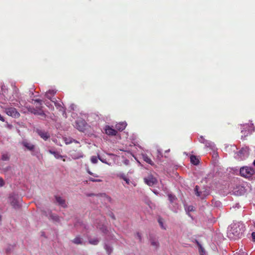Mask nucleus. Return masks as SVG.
<instances>
[{
	"instance_id": "1",
	"label": "nucleus",
	"mask_w": 255,
	"mask_h": 255,
	"mask_svg": "<svg viewBox=\"0 0 255 255\" xmlns=\"http://www.w3.org/2000/svg\"><path fill=\"white\" fill-rule=\"evenodd\" d=\"M245 231V227L242 222L233 224L228 231V235L229 238L236 240L241 238Z\"/></svg>"
},
{
	"instance_id": "2",
	"label": "nucleus",
	"mask_w": 255,
	"mask_h": 255,
	"mask_svg": "<svg viewBox=\"0 0 255 255\" xmlns=\"http://www.w3.org/2000/svg\"><path fill=\"white\" fill-rule=\"evenodd\" d=\"M240 174L245 178L253 179L255 176V172L252 168L245 166L240 169Z\"/></svg>"
},
{
	"instance_id": "3",
	"label": "nucleus",
	"mask_w": 255,
	"mask_h": 255,
	"mask_svg": "<svg viewBox=\"0 0 255 255\" xmlns=\"http://www.w3.org/2000/svg\"><path fill=\"white\" fill-rule=\"evenodd\" d=\"M20 143L25 148V149L30 151L31 152L32 155H36V146L30 141H29L27 139H24L21 141Z\"/></svg>"
},
{
	"instance_id": "4",
	"label": "nucleus",
	"mask_w": 255,
	"mask_h": 255,
	"mask_svg": "<svg viewBox=\"0 0 255 255\" xmlns=\"http://www.w3.org/2000/svg\"><path fill=\"white\" fill-rule=\"evenodd\" d=\"M249 153V148L246 146L236 153L235 157L239 160H242L248 157Z\"/></svg>"
},
{
	"instance_id": "5",
	"label": "nucleus",
	"mask_w": 255,
	"mask_h": 255,
	"mask_svg": "<svg viewBox=\"0 0 255 255\" xmlns=\"http://www.w3.org/2000/svg\"><path fill=\"white\" fill-rule=\"evenodd\" d=\"M194 191L196 195L202 199H204L210 194V191L208 188H204L199 190L198 186H196Z\"/></svg>"
},
{
	"instance_id": "6",
	"label": "nucleus",
	"mask_w": 255,
	"mask_h": 255,
	"mask_svg": "<svg viewBox=\"0 0 255 255\" xmlns=\"http://www.w3.org/2000/svg\"><path fill=\"white\" fill-rule=\"evenodd\" d=\"M8 202L14 208H18L20 207L19 199L17 195L12 194L8 198Z\"/></svg>"
},
{
	"instance_id": "7",
	"label": "nucleus",
	"mask_w": 255,
	"mask_h": 255,
	"mask_svg": "<svg viewBox=\"0 0 255 255\" xmlns=\"http://www.w3.org/2000/svg\"><path fill=\"white\" fill-rule=\"evenodd\" d=\"M255 130V127H252L251 128H249V125L246 124L243 125V128L241 130L242 133V138H245L249 134H250L252 132Z\"/></svg>"
},
{
	"instance_id": "8",
	"label": "nucleus",
	"mask_w": 255,
	"mask_h": 255,
	"mask_svg": "<svg viewBox=\"0 0 255 255\" xmlns=\"http://www.w3.org/2000/svg\"><path fill=\"white\" fill-rule=\"evenodd\" d=\"M5 112L7 115L15 118H18L19 116V114L17 112L16 110L12 107L5 108Z\"/></svg>"
},
{
	"instance_id": "9",
	"label": "nucleus",
	"mask_w": 255,
	"mask_h": 255,
	"mask_svg": "<svg viewBox=\"0 0 255 255\" xmlns=\"http://www.w3.org/2000/svg\"><path fill=\"white\" fill-rule=\"evenodd\" d=\"M144 182L149 186H152L157 182L156 179L152 175H148L144 178Z\"/></svg>"
},
{
	"instance_id": "10",
	"label": "nucleus",
	"mask_w": 255,
	"mask_h": 255,
	"mask_svg": "<svg viewBox=\"0 0 255 255\" xmlns=\"http://www.w3.org/2000/svg\"><path fill=\"white\" fill-rule=\"evenodd\" d=\"M86 122L84 120L79 119L76 121L75 127L80 131H83L85 129Z\"/></svg>"
},
{
	"instance_id": "11",
	"label": "nucleus",
	"mask_w": 255,
	"mask_h": 255,
	"mask_svg": "<svg viewBox=\"0 0 255 255\" xmlns=\"http://www.w3.org/2000/svg\"><path fill=\"white\" fill-rule=\"evenodd\" d=\"M105 130L106 133L109 135H116L117 133V131L109 126H106L105 128Z\"/></svg>"
},
{
	"instance_id": "12",
	"label": "nucleus",
	"mask_w": 255,
	"mask_h": 255,
	"mask_svg": "<svg viewBox=\"0 0 255 255\" xmlns=\"http://www.w3.org/2000/svg\"><path fill=\"white\" fill-rule=\"evenodd\" d=\"M36 132L38 134L45 140H47L48 138L50 137L49 134L47 132H46L44 130L41 129H37Z\"/></svg>"
},
{
	"instance_id": "13",
	"label": "nucleus",
	"mask_w": 255,
	"mask_h": 255,
	"mask_svg": "<svg viewBox=\"0 0 255 255\" xmlns=\"http://www.w3.org/2000/svg\"><path fill=\"white\" fill-rule=\"evenodd\" d=\"M52 102L54 103L55 106L59 111H62L63 112V116L66 118V114L62 106V105L60 103H58L56 100H52Z\"/></svg>"
},
{
	"instance_id": "14",
	"label": "nucleus",
	"mask_w": 255,
	"mask_h": 255,
	"mask_svg": "<svg viewBox=\"0 0 255 255\" xmlns=\"http://www.w3.org/2000/svg\"><path fill=\"white\" fill-rule=\"evenodd\" d=\"M56 91L54 90H49L48 91H47L45 93V97L50 100L52 101V97L54 96V95L56 94ZM55 99H53V100H54Z\"/></svg>"
},
{
	"instance_id": "15",
	"label": "nucleus",
	"mask_w": 255,
	"mask_h": 255,
	"mask_svg": "<svg viewBox=\"0 0 255 255\" xmlns=\"http://www.w3.org/2000/svg\"><path fill=\"white\" fill-rule=\"evenodd\" d=\"M55 199L56 202L58 203L59 205L63 207H66L67 206L65 200L63 199L62 198L59 196H56Z\"/></svg>"
},
{
	"instance_id": "16",
	"label": "nucleus",
	"mask_w": 255,
	"mask_h": 255,
	"mask_svg": "<svg viewBox=\"0 0 255 255\" xmlns=\"http://www.w3.org/2000/svg\"><path fill=\"white\" fill-rule=\"evenodd\" d=\"M127 126V123L126 122L120 123L116 125V128L117 129L122 131Z\"/></svg>"
},
{
	"instance_id": "17",
	"label": "nucleus",
	"mask_w": 255,
	"mask_h": 255,
	"mask_svg": "<svg viewBox=\"0 0 255 255\" xmlns=\"http://www.w3.org/2000/svg\"><path fill=\"white\" fill-rule=\"evenodd\" d=\"M142 159L144 161H145L146 163L150 164L151 165H153L154 163L151 160V159L145 154H142Z\"/></svg>"
},
{
	"instance_id": "18",
	"label": "nucleus",
	"mask_w": 255,
	"mask_h": 255,
	"mask_svg": "<svg viewBox=\"0 0 255 255\" xmlns=\"http://www.w3.org/2000/svg\"><path fill=\"white\" fill-rule=\"evenodd\" d=\"M83 242V239L79 236L76 237L72 240V242L76 245L82 244Z\"/></svg>"
},
{
	"instance_id": "19",
	"label": "nucleus",
	"mask_w": 255,
	"mask_h": 255,
	"mask_svg": "<svg viewBox=\"0 0 255 255\" xmlns=\"http://www.w3.org/2000/svg\"><path fill=\"white\" fill-rule=\"evenodd\" d=\"M190 161L194 165H197L199 163L198 158L194 155H191L190 156Z\"/></svg>"
},
{
	"instance_id": "20",
	"label": "nucleus",
	"mask_w": 255,
	"mask_h": 255,
	"mask_svg": "<svg viewBox=\"0 0 255 255\" xmlns=\"http://www.w3.org/2000/svg\"><path fill=\"white\" fill-rule=\"evenodd\" d=\"M205 144L207 147H209L212 149H214L215 148L214 143L210 141H209V140L205 141Z\"/></svg>"
},
{
	"instance_id": "21",
	"label": "nucleus",
	"mask_w": 255,
	"mask_h": 255,
	"mask_svg": "<svg viewBox=\"0 0 255 255\" xmlns=\"http://www.w3.org/2000/svg\"><path fill=\"white\" fill-rule=\"evenodd\" d=\"M89 242L91 245H97L99 242V240L98 238H90L89 239Z\"/></svg>"
},
{
	"instance_id": "22",
	"label": "nucleus",
	"mask_w": 255,
	"mask_h": 255,
	"mask_svg": "<svg viewBox=\"0 0 255 255\" xmlns=\"http://www.w3.org/2000/svg\"><path fill=\"white\" fill-rule=\"evenodd\" d=\"M53 155L54 157L57 159H63V160L64 161H65V159L63 158L65 156L61 155L58 152L55 151L54 153H53Z\"/></svg>"
},
{
	"instance_id": "23",
	"label": "nucleus",
	"mask_w": 255,
	"mask_h": 255,
	"mask_svg": "<svg viewBox=\"0 0 255 255\" xmlns=\"http://www.w3.org/2000/svg\"><path fill=\"white\" fill-rule=\"evenodd\" d=\"M84 155L81 152H78L76 154L72 155V157L74 159H79L80 158L83 157Z\"/></svg>"
},
{
	"instance_id": "24",
	"label": "nucleus",
	"mask_w": 255,
	"mask_h": 255,
	"mask_svg": "<svg viewBox=\"0 0 255 255\" xmlns=\"http://www.w3.org/2000/svg\"><path fill=\"white\" fill-rule=\"evenodd\" d=\"M185 209L188 214L191 211L194 210V207L193 206H185Z\"/></svg>"
},
{
	"instance_id": "25",
	"label": "nucleus",
	"mask_w": 255,
	"mask_h": 255,
	"mask_svg": "<svg viewBox=\"0 0 255 255\" xmlns=\"http://www.w3.org/2000/svg\"><path fill=\"white\" fill-rule=\"evenodd\" d=\"M13 249H14L13 246L8 245L5 249V253L6 254H8L11 252V251L13 250Z\"/></svg>"
},
{
	"instance_id": "26",
	"label": "nucleus",
	"mask_w": 255,
	"mask_h": 255,
	"mask_svg": "<svg viewBox=\"0 0 255 255\" xmlns=\"http://www.w3.org/2000/svg\"><path fill=\"white\" fill-rule=\"evenodd\" d=\"M105 249L106 250L108 255L111 254V253L113 252V248L110 245H106L105 246Z\"/></svg>"
},
{
	"instance_id": "27",
	"label": "nucleus",
	"mask_w": 255,
	"mask_h": 255,
	"mask_svg": "<svg viewBox=\"0 0 255 255\" xmlns=\"http://www.w3.org/2000/svg\"><path fill=\"white\" fill-rule=\"evenodd\" d=\"M32 112L35 115H41V116L45 115L43 111H42L41 109H39L38 110L34 109L33 111H32Z\"/></svg>"
},
{
	"instance_id": "28",
	"label": "nucleus",
	"mask_w": 255,
	"mask_h": 255,
	"mask_svg": "<svg viewBox=\"0 0 255 255\" xmlns=\"http://www.w3.org/2000/svg\"><path fill=\"white\" fill-rule=\"evenodd\" d=\"M151 245L154 247L155 249H156L158 247V242L155 240H152L150 241Z\"/></svg>"
},
{
	"instance_id": "29",
	"label": "nucleus",
	"mask_w": 255,
	"mask_h": 255,
	"mask_svg": "<svg viewBox=\"0 0 255 255\" xmlns=\"http://www.w3.org/2000/svg\"><path fill=\"white\" fill-rule=\"evenodd\" d=\"M50 218L55 222H59L60 221V218L56 215L51 214L50 215Z\"/></svg>"
},
{
	"instance_id": "30",
	"label": "nucleus",
	"mask_w": 255,
	"mask_h": 255,
	"mask_svg": "<svg viewBox=\"0 0 255 255\" xmlns=\"http://www.w3.org/2000/svg\"><path fill=\"white\" fill-rule=\"evenodd\" d=\"M199 252L200 255H206L205 251L201 245H199Z\"/></svg>"
},
{
	"instance_id": "31",
	"label": "nucleus",
	"mask_w": 255,
	"mask_h": 255,
	"mask_svg": "<svg viewBox=\"0 0 255 255\" xmlns=\"http://www.w3.org/2000/svg\"><path fill=\"white\" fill-rule=\"evenodd\" d=\"M98 157L97 158L96 156H92L91 157V161L92 163L93 164H96L98 162Z\"/></svg>"
},
{
	"instance_id": "32",
	"label": "nucleus",
	"mask_w": 255,
	"mask_h": 255,
	"mask_svg": "<svg viewBox=\"0 0 255 255\" xmlns=\"http://www.w3.org/2000/svg\"><path fill=\"white\" fill-rule=\"evenodd\" d=\"M2 159L4 161L8 160L9 159V155L7 153H3L2 155Z\"/></svg>"
},
{
	"instance_id": "33",
	"label": "nucleus",
	"mask_w": 255,
	"mask_h": 255,
	"mask_svg": "<svg viewBox=\"0 0 255 255\" xmlns=\"http://www.w3.org/2000/svg\"><path fill=\"white\" fill-rule=\"evenodd\" d=\"M98 159L101 161L103 163H106L109 165H111V163H108V162H107L106 160L105 159H104L103 158H102L100 156L98 155Z\"/></svg>"
},
{
	"instance_id": "34",
	"label": "nucleus",
	"mask_w": 255,
	"mask_h": 255,
	"mask_svg": "<svg viewBox=\"0 0 255 255\" xmlns=\"http://www.w3.org/2000/svg\"><path fill=\"white\" fill-rule=\"evenodd\" d=\"M168 198L171 202H173L176 200L175 196L171 194L168 195Z\"/></svg>"
},
{
	"instance_id": "35",
	"label": "nucleus",
	"mask_w": 255,
	"mask_h": 255,
	"mask_svg": "<svg viewBox=\"0 0 255 255\" xmlns=\"http://www.w3.org/2000/svg\"><path fill=\"white\" fill-rule=\"evenodd\" d=\"M236 255H248L247 252L244 251L242 249H241L239 251V252L237 253Z\"/></svg>"
},
{
	"instance_id": "36",
	"label": "nucleus",
	"mask_w": 255,
	"mask_h": 255,
	"mask_svg": "<svg viewBox=\"0 0 255 255\" xmlns=\"http://www.w3.org/2000/svg\"><path fill=\"white\" fill-rule=\"evenodd\" d=\"M44 102L45 104L46 105V106L47 107H48L49 109H54L53 106L49 102L44 101Z\"/></svg>"
},
{
	"instance_id": "37",
	"label": "nucleus",
	"mask_w": 255,
	"mask_h": 255,
	"mask_svg": "<svg viewBox=\"0 0 255 255\" xmlns=\"http://www.w3.org/2000/svg\"><path fill=\"white\" fill-rule=\"evenodd\" d=\"M89 180L91 181H92V182H102V180L101 179H95V178H93L92 177H90L89 178Z\"/></svg>"
},
{
	"instance_id": "38",
	"label": "nucleus",
	"mask_w": 255,
	"mask_h": 255,
	"mask_svg": "<svg viewBox=\"0 0 255 255\" xmlns=\"http://www.w3.org/2000/svg\"><path fill=\"white\" fill-rule=\"evenodd\" d=\"M158 223L161 227V228L163 229H165V227L163 225V223L162 221V220L161 219H158Z\"/></svg>"
},
{
	"instance_id": "39",
	"label": "nucleus",
	"mask_w": 255,
	"mask_h": 255,
	"mask_svg": "<svg viewBox=\"0 0 255 255\" xmlns=\"http://www.w3.org/2000/svg\"><path fill=\"white\" fill-rule=\"evenodd\" d=\"M207 140L205 139L203 136H201L199 138V141L201 143H203L204 144L205 143V141H207Z\"/></svg>"
},
{
	"instance_id": "40",
	"label": "nucleus",
	"mask_w": 255,
	"mask_h": 255,
	"mask_svg": "<svg viewBox=\"0 0 255 255\" xmlns=\"http://www.w3.org/2000/svg\"><path fill=\"white\" fill-rule=\"evenodd\" d=\"M124 180L126 182V183L128 185H129L130 184V183L131 182L130 180L127 177H126V178H124Z\"/></svg>"
},
{
	"instance_id": "41",
	"label": "nucleus",
	"mask_w": 255,
	"mask_h": 255,
	"mask_svg": "<svg viewBox=\"0 0 255 255\" xmlns=\"http://www.w3.org/2000/svg\"><path fill=\"white\" fill-rule=\"evenodd\" d=\"M34 102H37V103H39V105H42V101L41 100H39V99H36V100H34Z\"/></svg>"
},
{
	"instance_id": "42",
	"label": "nucleus",
	"mask_w": 255,
	"mask_h": 255,
	"mask_svg": "<svg viewBox=\"0 0 255 255\" xmlns=\"http://www.w3.org/2000/svg\"><path fill=\"white\" fill-rule=\"evenodd\" d=\"M4 185V181L2 178H0V187Z\"/></svg>"
},
{
	"instance_id": "43",
	"label": "nucleus",
	"mask_w": 255,
	"mask_h": 255,
	"mask_svg": "<svg viewBox=\"0 0 255 255\" xmlns=\"http://www.w3.org/2000/svg\"><path fill=\"white\" fill-rule=\"evenodd\" d=\"M136 237L138 238V239L139 240V241H140L141 240V235L139 233H137L136 234Z\"/></svg>"
},
{
	"instance_id": "44",
	"label": "nucleus",
	"mask_w": 255,
	"mask_h": 255,
	"mask_svg": "<svg viewBox=\"0 0 255 255\" xmlns=\"http://www.w3.org/2000/svg\"><path fill=\"white\" fill-rule=\"evenodd\" d=\"M119 176L121 178L123 179V180H124V178H126L127 177L124 174H121L119 175Z\"/></svg>"
},
{
	"instance_id": "45",
	"label": "nucleus",
	"mask_w": 255,
	"mask_h": 255,
	"mask_svg": "<svg viewBox=\"0 0 255 255\" xmlns=\"http://www.w3.org/2000/svg\"><path fill=\"white\" fill-rule=\"evenodd\" d=\"M252 237L253 238V240L255 241V232H253L252 234Z\"/></svg>"
},
{
	"instance_id": "46",
	"label": "nucleus",
	"mask_w": 255,
	"mask_h": 255,
	"mask_svg": "<svg viewBox=\"0 0 255 255\" xmlns=\"http://www.w3.org/2000/svg\"><path fill=\"white\" fill-rule=\"evenodd\" d=\"M124 163L126 164V165H128L129 163V161L128 159H126L124 160Z\"/></svg>"
},
{
	"instance_id": "47",
	"label": "nucleus",
	"mask_w": 255,
	"mask_h": 255,
	"mask_svg": "<svg viewBox=\"0 0 255 255\" xmlns=\"http://www.w3.org/2000/svg\"><path fill=\"white\" fill-rule=\"evenodd\" d=\"M87 172H88L89 174H90V175H94V173H92V172L89 170V169L88 168L87 169Z\"/></svg>"
},
{
	"instance_id": "48",
	"label": "nucleus",
	"mask_w": 255,
	"mask_h": 255,
	"mask_svg": "<svg viewBox=\"0 0 255 255\" xmlns=\"http://www.w3.org/2000/svg\"><path fill=\"white\" fill-rule=\"evenodd\" d=\"M0 120L2 122H4V119L3 117L0 114Z\"/></svg>"
},
{
	"instance_id": "49",
	"label": "nucleus",
	"mask_w": 255,
	"mask_h": 255,
	"mask_svg": "<svg viewBox=\"0 0 255 255\" xmlns=\"http://www.w3.org/2000/svg\"><path fill=\"white\" fill-rule=\"evenodd\" d=\"M48 152L51 154H53V153H54L55 151H53L52 150H49Z\"/></svg>"
},
{
	"instance_id": "50",
	"label": "nucleus",
	"mask_w": 255,
	"mask_h": 255,
	"mask_svg": "<svg viewBox=\"0 0 255 255\" xmlns=\"http://www.w3.org/2000/svg\"><path fill=\"white\" fill-rule=\"evenodd\" d=\"M92 175L94 177H99V176L97 174H94V175Z\"/></svg>"
},
{
	"instance_id": "51",
	"label": "nucleus",
	"mask_w": 255,
	"mask_h": 255,
	"mask_svg": "<svg viewBox=\"0 0 255 255\" xmlns=\"http://www.w3.org/2000/svg\"><path fill=\"white\" fill-rule=\"evenodd\" d=\"M157 151H158V152L159 154L160 155H161V152L159 150H158V149L157 150Z\"/></svg>"
},
{
	"instance_id": "52",
	"label": "nucleus",
	"mask_w": 255,
	"mask_h": 255,
	"mask_svg": "<svg viewBox=\"0 0 255 255\" xmlns=\"http://www.w3.org/2000/svg\"><path fill=\"white\" fill-rule=\"evenodd\" d=\"M98 228H99L101 230H102L103 231V232H104V228H101L100 226L99 227H98Z\"/></svg>"
},
{
	"instance_id": "53",
	"label": "nucleus",
	"mask_w": 255,
	"mask_h": 255,
	"mask_svg": "<svg viewBox=\"0 0 255 255\" xmlns=\"http://www.w3.org/2000/svg\"><path fill=\"white\" fill-rule=\"evenodd\" d=\"M65 141H66V144H68V143H70L71 142V141H69H69H66V140H65Z\"/></svg>"
},
{
	"instance_id": "54",
	"label": "nucleus",
	"mask_w": 255,
	"mask_h": 255,
	"mask_svg": "<svg viewBox=\"0 0 255 255\" xmlns=\"http://www.w3.org/2000/svg\"><path fill=\"white\" fill-rule=\"evenodd\" d=\"M253 165L255 166V160L253 162Z\"/></svg>"
}]
</instances>
